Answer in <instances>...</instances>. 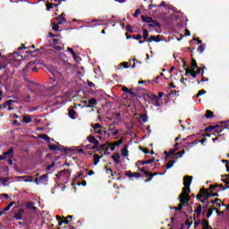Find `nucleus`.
Instances as JSON below:
<instances>
[{"instance_id":"46","label":"nucleus","mask_w":229,"mask_h":229,"mask_svg":"<svg viewBox=\"0 0 229 229\" xmlns=\"http://www.w3.org/2000/svg\"><path fill=\"white\" fill-rule=\"evenodd\" d=\"M91 128H93V130H100V128H103V126H101V123H95L91 124Z\"/></svg>"},{"instance_id":"21","label":"nucleus","mask_w":229,"mask_h":229,"mask_svg":"<svg viewBox=\"0 0 229 229\" xmlns=\"http://www.w3.org/2000/svg\"><path fill=\"white\" fill-rule=\"evenodd\" d=\"M94 158V165H98L99 164V160H101V158H103V156H99L98 154H95L93 156Z\"/></svg>"},{"instance_id":"43","label":"nucleus","mask_w":229,"mask_h":229,"mask_svg":"<svg viewBox=\"0 0 229 229\" xmlns=\"http://www.w3.org/2000/svg\"><path fill=\"white\" fill-rule=\"evenodd\" d=\"M42 50H44L43 47H41L34 51L29 50L26 52V55H33V53H37L38 51H42Z\"/></svg>"},{"instance_id":"30","label":"nucleus","mask_w":229,"mask_h":229,"mask_svg":"<svg viewBox=\"0 0 229 229\" xmlns=\"http://www.w3.org/2000/svg\"><path fill=\"white\" fill-rule=\"evenodd\" d=\"M13 103H17V100H13V99L6 100L4 103V105L5 106V108H6V106H12Z\"/></svg>"},{"instance_id":"62","label":"nucleus","mask_w":229,"mask_h":229,"mask_svg":"<svg viewBox=\"0 0 229 229\" xmlns=\"http://www.w3.org/2000/svg\"><path fill=\"white\" fill-rule=\"evenodd\" d=\"M8 210H10V207H6L5 208H4L1 212H0V217L1 216H3V214H4V212H8Z\"/></svg>"},{"instance_id":"60","label":"nucleus","mask_w":229,"mask_h":229,"mask_svg":"<svg viewBox=\"0 0 229 229\" xmlns=\"http://www.w3.org/2000/svg\"><path fill=\"white\" fill-rule=\"evenodd\" d=\"M224 130H225V128H223V127L220 126V128L215 129V131H216V133H223Z\"/></svg>"},{"instance_id":"2","label":"nucleus","mask_w":229,"mask_h":229,"mask_svg":"<svg viewBox=\"0 0 229 229\" xmlns=\"http://www.w3.org/2000/svg\"><path fill=\"white\" fill-rule=\"evenodd\" d=\"M49 174L50 173H47L43 175H41L39 178H36L34 180L36 185H40L43 183V185H47V182H49Z\"/></svg>"},{"instance_id":"64","label":"nucleus","mask_w":229,"mask_h":229,"mask_svg":"<svg viewBox=\"0 0 229 229\" xmlns=\"http://www.w3.org/2000/svg\"><path fill=\"white\" fill-rule=\"evenodd\" d=\"M195 214H197V217H199V216H201V209L197 208L196 210H194Z\"/></svg>"},{"instance_id":"54","label":"nucleus","mask_w":229,"mask_h":229,"mask_svg":"<svg viewBox=\"0 0 229 229\" xmlns=\"http://www.w3.org/2000/svg\"><path fill=\"white\" fill-rule=\"evenodd\" d=\"M105 171H106V174H110L114 172V170H112V168H110L108 166H105Z\"/></svg>"},{"instance_id":"3","label":"nucleus","mask_w":229,"mask_h":229,"mask_svg":"<svg viewBox=\"0 0 229 229\" xmlns=\"http://www.w3.org/2000/svg\"><path fill=\"white\" fill-rule=\"evenodd\" d=\"M48 149L50 151H62V153H65V155H69L71 151H72L71 148H62L58 147V145H48Z\"/></svg>"},{"instance_id":"39","label":"nucleus","mask_w":229,"mask_h":229,"mask_svg":"<svg viewBox=\"0 0 229 229\" xmlns=\"http://www.w3.org/2000/svg\"><path fill=\"white\" fill-rule=\"evenodd\" d=\"M214 210L216 211V208H210L208 210V214H207V217H211L212 216V214H214Z\"/></svg>"},{"instance_id":"37","label":"nucleus","mask_w":229,"mask_h":229,"mask_svg":"<svg viewBox=\"0 0 229 229\" xmlns=\"http://www.w3.org/2000/svg\"><path fill=\"white\" fill-rule=\"evenodd\" d=\"M147 98H148L149 99H151L152 101H156L158 99V97H157V95L150 93L147 95Z\"/></svg>"},{"instance_id":"48","label":"nucleus","mask_w":229,"mask_h":229,"mask_svg":"<svg viewBox=\"0 0 229 229\" xmlns=\"http://www.w3.org/2000/svg\"><path fill=\"white\" fill-rule=\"evenodd\" d=\"M46 6H47V10L49 11V10H51L52 8H55V4H53V3H47V4H46Z\"/></svg>"},{"instance_id":"61","label":"nucleus","mask_w":229,"mask_h":229,"mask_svg":"<svg viewBox=\"0 0 229 229\" xmlns=\"http://www.w3.org/2000/svg\"><path fill=\"white\" fill-rule=\"evenodd\" d=\"M140 13H141L140 9H137L133 13V17H139V15H140Z\"/></svg>"},{"instance_id":"47","label":"nucleus","mask_w":229,"mask_h":229,"mask_svg":"<svg viewBox=\"0 0 229 229\" xmlns=\"http://www.w3.org/2000/svg\"><path fill=\"white\" fill-rule=\"evenodd\" d=\"M0 182L4 185V187H6V185H8V184H6V182H8V181L4 177H0Z\"/></svg>"},{"instance_id":"25","label":"nucleus","mask_w":229,"mask_h":229,"mask_svg":"<svg viewBox=\"0 0 229 229\" xmlns=\"http://www.w3.org/2000/svg\"><path fill=\"white\" fill-rule=\"evenodd\" d=\"M141 21L143 22H147L148 24H150V22H153V18L142 15L141 16Z\"/></svg>"},{"instance_id":"22","label":"nucleus","mask_w":229,"mask_h":229,"mask_svg":"<svg viewBox=\"0 0 229 229\" xmlns=\"http://www.w3.org/2000/svg\"><path fill=\"white\" fill-rule=\"evenodd\" d=\"M110 142L106 141L105 143L101 144L100 146L98 145V148H97V151H105V148L106 146H109Z\"/></svg>"},{"instance_id":"45","label":"nucleus","mask_w":229,"mask_h":229,"mask_svg":"<svg viewBox=\"0 0 229 229\" xmlns=\"http://www.w3.org/2000/svg\"><path fill=\"white\" fill-rule=\"evenodd\" d=\"M23 121L26 124H30V123L31 122V117H30L29 115H24Z\"/></svg>"},{"instance_id":"51","label":"nucleus","mask_w":229,"mask_h":229,"mask_svg":"<svg viewBox=\"0 0 229 229\" xmlns=\"http://www.w3.org/2000/svg\"><path fill=\"white\" fill-rule=\"evenodd\" d=\"M132 178H142V174L140 173H132Z\"/></svg>"},{"instance_id":"20","label":"nucleus","mask_w":229,"mask_h":229,"mask_svg":"<svg viewBox=\"0 0 229 229\" xmlns=\"http://www.w3.org/2000/svg\"><path fill=\"white\" fill-rule=\"evenodd\" d=\"M217 128H221V125H210L208 127H207L204 131H213V130H217Z\"/></svg>"},{"instance_id":"5","label":"nucleus","mask_w":229,"mask_h":229,"mask_svg":"<svg viewBox=\"0 0 229 229\" xmlns=\"http://www.w3.org/2000/svg\"><path fill=\"white\" fill-rule=\"evenodd\" d=\"M24 214H26V210L21 208L14 213L13 217L14 219H16V221H22V218L24 217Z\"/></svg>"},{"instance_id":"7","label":"nucleus","mask_w":229,"mask_h":229,"mask_svg":"<svg viewBox=\"0 0 229 229\" xmlns=\"http://www.w3.org/2000/svg\"><path fill=\"white\" fill-rule=\"evenodd\" d=\"M15 149L13 148V147H11L8 151H5L3 153L4 157H5V159L6 158H13V151Z\"/></svg>"},{"instance_id":"14","label":"nucleus","mask_w":229,"mask_h":229,"mask_svg":"<svg viewBox=\"0 0 229 229\" xmlns=\"http://www.w3.org/2000/svg\"><path fill=\"white\" fill-rule=\"evenodd\" d=\"M185 155V150H182L180 152H177L172 156V158H174L175 160H178V158H182Z\"/></svg>"},{"instance_id":"19","label":"nucleus","mask_w":229,"mask_h":229,"mask_svg":"<svg viewBox=\"0 0 229 229\" xmlns=\"http://www.w3.org/2000/svg\"><path fill=\"white\" fill-rule=\"evenodd\" d=\"M208 189L207 190L206 189V196H208V198L209 199V198H219V193H217V192H215V193H210V192H208Z\"/></svg>"},{"instance_id":"44","label":"nucleus","mask_w":229,"mask_h":229,"mask_svg":"<svg viewBox=\"0 0 229 229\" xmlns=\"http://www.w3.org/2000/svg\"><path fill=\"white\" fill-rule=\"evenodd\" d=\"M198 69V63L196 59H191V70Z\"/></svg>"},{"instance_id":"12","label":"nucleus","mask_w":229,"mask_h":229,"mask_svg":"<svg viewBox=\"0 0 229 229\" xmlns=\"http://www.w3.org/2000/svg\"><path fill=\"white\" fill-rule=\"evenodd\" d=\"M58 24H65L67 22V20L65 19V13H62L57 17Z\"/></svg>"},{"instance_id":"52","label":"nucleus","mask_w":229,"mask_h":229,"mask_svg":"<svg viewBox=\"0 0 229 229\" xmlns=\"http://www.w3.org/2000/svg\"><path fill=\"white\" fill-rule=\"evenodd\" d=\"M179 145H180V143H175V144H174V148H172V149H170V150H172V152H173L174 154H175L176 151H178V149H180V148H177V146H179Z\"/></svg>"},{"instance_id":"18","label":"nucleus","mask_w":229,"mask_h":229,"mask_svg":"<svg viewBox=\"0 0 229 229\" xmlns=\"http://www.w3.org/2000/svg\"><path fill=\"white\" fill-rule=\"evenodd\" d=\"M143 38L144 42H148V38H149V31H148V30L143 29V36H141V38Z\"/></svg>"},{"instance_id":"13","label":"nucleus","mask_w":229,"mask_h":229,"mask_svg":"<svg viewBox=\"0 0 229 229\" xmlns=\"http://www.w3.org/2000/svg\"><path fill=\"white\" fill-rule=\"evenodd\" d=\"M122 90L123 92H125V94H130L131 96H133V97L137 96V94H135V92L132 91L133 89H129L128 88H126V86H123L122 88Z\"/></svg>"},{"instance_id":"36","label":"nucleus","mask_w":229,"mask_h":229,"mask_svg":"<svg viewBox=\"0 0 229 229\" xmlns=\"http://www.w3.org/2000/svg\"><path fill=\"white\" fill-rule=\"evenodd\" d=\"M67 51L69 53H71V55L74 58V60H76V58H78V55H76V52H74V50L72 47H67Z\"/></svg>"},{"instance_id":"29","label":"nucleus","mask_w":229,"mask_h":229,"mask_svg":"<svg viewBox=\"0 0 229 229\" xmlns=\"http://www.w3.org/2000/svg\"><path fill=\"white\" fill-rule=\"evenodd\" d=\"M68 114L70 119H76V111L74 109H70Z\"/></svg>"},{"instance_id":"15","label":"nucleus","mask_w":229,"mask_h":229,"mask_svg":"<svg viewBox=\"0 0 229 229\" xmlns=\"http://www.w3.org/2000/svg\"><path fill=\"white\" fill-rule=\"evenodd\" d=\"M26 207L27 208H29L30 210H37V207H35V202L33 201H29L26 203Z\"/></svg>"},{"instance_id":"10","label":"nucleus","mask_w":229,"mask_h":229,"mask_svg":"<svg viewBox=\"0 0 229 229\" xmlns=\"http://www.w3.org/2000/svg\"><path fill=\"white\" fill-rule=\"evenodd\" d=\"M125 37L127 40H130L131 38H133L134 40H140L142 38V35L137 34V35H129L128 33H125Z\"/></svg>"},{"instance_id":"23","label":"nucleus","mask_w":229,"mask_h":229,"mask_svg":"<svg viewBox=\"0 0 229 229\" xmlns=\"http://www.w3.org/2000/svg\"><path fill=\"white\" fill-rule=\"evenodd\" d=\"M206 196V189L205 188H202L200 189L199 191V193L197 195V199H201V198L205 197Z\"/></svg>"},{"instance_id":"28","label":"nucleus","mask_w":229,"mask_h":229,"mask_svg":"<svg viewBox=\"0 0 229 229\" xmlns=\"http://www.w3.org/2000/svg\"><path fill=\"white\" fill-rule=\"evenodd\" d=\"M128 144L124 145L123 149H122V156L123 157H128Z\"/></svg>"},{"instance_id":"4","label":"nucleus","mask_w":229,"mask_h":229,"mask_svg":"<svg viewBox=\"0 0 229 229\" xmlns=\"http://www.w3.org/2000/svg\"><path fill=\"white\" fill-rule=\"evenodd\" d=\"M87 140L90 144H93V146L91 147V149H98L99 148V140H96V138L93 135L88 136Z\"/></svg>"},{"instance_id":"6","label":"nucleus","mask_w":229,"mask_h":229,"mask_svg":"<svg viewBox=\"0 0 229 229\" xmlns=\"http://www.w3.org/2000/svg\"><path fill=\"white\" fill-rule=\"evenodd\" d=\"M179 205L176 208H173L174 210H178L179 212H182V210L183 209V207H187L189 205V202H186L185 200H183L182 199H179Z\"/></svg>"},{"instance_id":"63","label":"nucleus","mask_w":229,"mask_h":229,"mask_svg":"<svg viewBox=\"0 0 229 229\" xmlns=\"http://www.w3.org/2000/svg\"><path fill=\"white\" fill-rule=\"evenodd\" d=\"M109 149H111V151H115V146L114 143H109Z\"/></svg>"},{"instance_id":"40","label":"nucleus","mask_w":229,"mask_h":229,"mask_svg":"<svg viewBox=\"0 0 229 229\" xmlns=\"http://www.w3.org/2000/svg\"><path fill=\"white\" fill-rule=\"evenodd\" d=\"M64 220L59 221V226H62V225H69V220L65 218V216H63Z\"/></svg>"},{"instance_id":"38","label":"nucleus","mask_w":229,"mask_h":229,"mask_svg":"<svg viewBox=\"0 0 229 229\" xmlns=\"http://www.w3.org/2000/svg\"><path fill=\"white\" fill-rule=\"evenodd\" d=\"M164 154L165 155V160H167V158H169V157H173V155H174L173 153V150H169L168 152L165 151Z\"/></svg>"},{"instance_id":"16","label":"nucleus","mask_w":229,"mask_h":229,"mask_svg":"<svg viewBox=\"0 0 229 229\" xmlns=\"http://www.w3.org/2000/svg\"><path fill=\"white\" fill-rule=\"evenodd\" d=\"M38 139H42V140H46L47 142H48V144H50L51 142V138L47 136V134H39Z\"/></svg>"},{"instance_id":"11","label":"nucleus","mask_w":229,"mask_h":229,"mask_svg":"<svg viewBox=\"0 0 229 229\" xmlns=\"http://www.w3.org/2000/svg\"><path fill=\"white\" fill-rule=\"evenodd\" d=\"M201 225L202 229H214L212 228V226H210V223L208 222V220H206L205 218L201 220Z\"/></svg>"},{"instance_id":"50","label":"nucleus","mask_w":229,"mask_h":229,"mask_svg":"<svg viewBox=\"0 0 229 229\" xmlns=\"http://www.w3.org/2000/svg\"><path fill=\"white\" fill-rule=\"evenodd\" d=\"M125 176H127L128 178H133V172H131V170L126 171Z\"/></svg>"},{"instance_id":"8","label":"nucleus","mask_w":229,"mask_h":229,"mask_svg":"<svg viewBox=\"0 0 229 229\" xmlns=\"http://www.w3.org/2000/svg\"><path fill=\"white\" fill-rule=\"evenodd\" d=\"M191 183H192V176L186 175L183 178V185L184 187H191Z\"/></svg>"},{"instance_id":"33","label":"nucleus","mask_w":229,"mask_h":229,"mask_svg":"<svg viewBox=\"0 0 229 229\" xmlns=\"http://www.w3.org/2000/svg\"><path fill=\"white\" fill-rule=\"evenodd\" d=\"M174 164H176V159L173 158V160L166 164V169H171Z\"/></svg>"},{"instance_id":"26","label":"nucleus","mask_w":229,"mask_h":229,"mask_svg":"<svg viewBox=\"0 0 229 229\" xmlns=\"http://www.w3.org/2000/svg\"><path fill=\"white\" fill-rule=\"evenodd\" d=\"M203 69H205V67L199 68L197 71L191 70V76H192V78H197L198 74H199V72H201V71H203Z\"/></svg>"},{"instance_id":"1","label":"nucleus","mask_w":229,"mask_h":229,"mask_svg":"<svg viewBox=\"0 0 229 229\" xmlns=\"http://www.w3.org/2000/svg\"><path fill=\"white\" fill-rule=\"evenodd\" d=\"M189 194H191V187L184 186L182 192L179 195V199H182L186 202L191 201V196Z\"/></svg>"},{"instance_id":"34","label":"nucleus","mask_w":229,"mask_h":229,"mask_svg":"<svg viewBox=\"0 0 229 229\" xmlns=\"http://www.w3.org/2000/svg\"><path fill=\"white\" fill-rule=\"evenodd\" d=\"M65 173H69L67 169H64L60 171L57 174H55L56 178H62Z\"/></svg>"},{"instance_id":"32","label":"nucleus","mask_w":229,"mask_h":229,"mask_svg":"<svg viewBox=\"0 0 229 229\" xmlns=\"http://www.w3.org/2000/svg\"><path fill=\"white\" fill-rule=\"evenodd\" d=\"M89 105H90L91 106H96V105H98V99H96V98H92L91 99H89L88 101Z\"/></svg>"},{"instance_id":"9","label":"nucleus","mask_w":229,"mask_h":229,"mask_svg":"<svg viewBox=\"0 0 229 229\" xmlns=\"http://www.w3.org/2000/svg\"><path fill=\"white\" fill-rule=\"evenodd\" d=\"M162 38H160V35H157V36H150L147 42H148V44H151V42H160Z\"/></svg>"},{"instance_id":"17","label":"nucleus","mask_w":229,"mask_h":229,"mask_svg":"<svg viewBox=\"0 0 229 229\" xmlns=\"http://www.w3.org/2000/svg\"><path fill=\"white\" fill-rule=\"evenodd\" d=\"M148 28H160V23L157 20H152L148 24Z\"/></svg>"},{"instance_id":"57","label":"nucleus","mask_w":229,"mask_h":229,"mask_svg":"<svg viewBox=\"0 0 229 229\" xmlns=\"http://www.w3.org/2000/svg\"><path fill=\"white\" fill-rule=\"evenodd\" d=\"M126 30L129 31V33H133V27H131V25L128 24L126 26Z\"/></svg>"},{"instance_id":"55","label":"nucleus","mask_w":229,"mask_h":229,"mask_svg":"<svg viewBox=\"0 0 229 229\" xmlns=\"http://www.w3.org/2000/svg\"><path fill=\"white\" fill-rule=\"evenodd\" d=\"M199 53H203L205 51V47L203 45H199L198 47Z\"/></svg>"},{"instance_id":"27","label":"nucleus","mask_w":229,"mask_h":229,"mask_svg":"<svg viewBox=\"0 0 229 229\" xmlns=\"http://www.w3.org/2000/svg\"><path fill=\"white\" fill-rule=\"evenodd\" d=\"M204 117H206V119H212V117H214V112L211 110H207Z\"/></svg>"},{"instance_id":"41","label":"nucleus","mask_w":229,"mask_h":229,"mask_svg":"<svg viewBox=\"0 0 229 229\" xmlns=\"http://www.w3.org/2000/svg\"><path fill=\"white\" fill-rule=\"evenodd\" d=\"M140 117L142 120V123H148V115L146 114H140Z\"/></svg>"},{"instance_id":"49","label":"nucleus","mask_w":229,"mask_h":229,"mask_svg":"<svg viewBox=\"0 0 229 229\" xmlns=\"http://www.w3.org/2000/svg\"><path fill=\"white\" fill-rule=\"evenodd\" d=\"M203 94H207V91L205 89H200L197 95L196 98H199L200 96H203Z\"/></svg>"},{"instance_id":"42","label":"nucleus","mask_w":229,"mask_h":229,"mask_svg":"<svg viewBox=\"0 0 229 229\" xmlns=\"http://www.w3.org/2000/svg\"><path fill=\"white\" fill-rule=\"evenodd\" d=\"M197 144H199V141H198V140H195L192 142L188 143V147H185V148H192V147L196 146Z\"/></svg>"},{"instance_id":"24","label":"nucleus","mask_w":229,"mask_h":229,"mask_svg":"<svg viewBox=\"0 0 229 229\" xmlns=\"http://www.w3.org/2000/svg\"><path fill=\"white\" fill-rule=\"evenodd\" d=\"M112 158L114 160V162L115 164H119L121 161L119 160L121 158V155H119V153H114L113 156H112Z\"/></svg>"},{"instance_id":"59","label":"nucleus","mask_w":229,"mask_h":229,"mask_svg":"<svg viewBox=\"0 0 229 229\" xmlns=\"http://www.w3.org/2000/svg\"><path fill=\"white\" fill-rule=\"evenodd\" d=\"M52 30L54 31H58V30H60V26L58 24H53Z\"/></svg>"},{"instance_id":"31","label":"nucleus","mask_w":229,"mask_h":229,"mask_svg":"<svg viewBox=\"0 0 229 229\" xmlns=\"http://www.w3.org/2000/svg\"><path fill=\"white\" fill-rule=\"evenodd\" d=\"M140 164H141V165H146L148 164H153V162H155V157L148 159V160H145V161H139Z\"/></svg>"},{"instance_id":"56","label":"nucleus","mask_w":229,"mask_h":229,"mask_svg":"<svg viewBox=\"0 0 229 229\" xmlns=\"http://www.w3.org/2000/svg\"><path fill=\"white\" fill-rule=\"evenodd\" d=\"M189 74H191V76H192L191 70H190L189 68H185V74H184V76H189Z\"/></svg>"},{"instance_id":"35","label":"nucleus","mask_w":229,"mask_h":229,"mask_svg":"<svg viewBox=\"0 0 229 229\" xmlns=\"http://www.w3.org/2000/svg\"><path fill=\"white\" fill-rule=\"evenodd\" d=\"M217 187H221L223 189V184H215V185H209L208 191H216Z\"/></svg>"},{"instance_id":"53","label":"nucleus","mask_w":229,"mask_h":229,"mask_svg":"<svg viewBox=\"0 0 229 229\" xmlns=\"http://www.w3.org/2000/svg\"><path fill=\"white\" fill-rule=\"evenodd\" d=\"M113 144H114V146L119 148V146H121V144H123V139H120L117 141H114Z\"/></svg>"},{"instance_id":"58","label":"nucleus","mask_w":229,"mask_h":229,"mask_svg":"<svg viewBox=\"0 0 229 229\" xmlns=\"http://www.w3.org/2000/svg\"><path fill=\"white\" fill-rule=\"evenodd\" d=\"M120 66H123V69H129L130 67V65L126 62L121 63Z\"/></svg>"}]
</instances>
